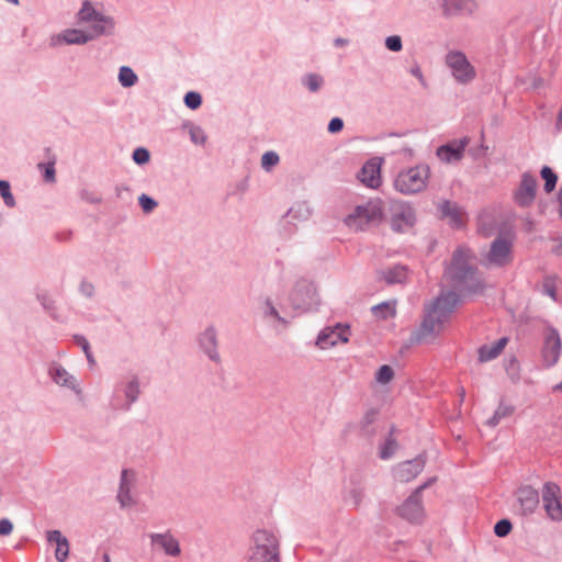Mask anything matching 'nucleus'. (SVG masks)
Segmentation results:
<instances>
[{
	"instance_id": "864d4df0",
	"label": "nucleus",
	"mask_w": 562,
	"mask_h": 562,
	"mask_svg": "<svg viewBox=\"0 0 562 562\" xmlns=\"http://www.w3.org/2000/svg\"><path fill=\"white\" fill-rule=\"evenodd\" d=\"M542 292L552 297L553 300H555V296H557V289H555V282H554V279L552 278H546V280L543 281V284H542Z\"/></svg>"
},
{
	"instance_id": "a19ab883",
	"label": "nucleus",
	"mask_w": 562,
	"mask_h": 562,
	"mask_svg": "<svg viewBox=\"0 0 562 562\" xmlns=\"http://www.w3.org/2000/svg\"><path fill=\"white\" fill-rule=\"evenodd\" d=\"M0 195L8 207L15 205V199L11 192V184L8 180L0 179Z\"/></svg>"
},
{
	"instance_id": "dca6fc26",
	"label": "nucleus",
	"mask_w": 562,
	"mask_h": 562,
	"mask_svg": "<svg viewBox=\"0 0 562 562\" xmlns=\"http://www.w3.org/2000/svg\"><path fill=\"white\" fill-rule=\"evenodd\" d=\"M196 342L201 352H203L207 359L216 364L222 361L218 352V337L217 330L213 325L207 326L196 337Z\"/></svg>"
},
{
	"instance_id": "4c0bfd02",
	"label": "nucleus",
	"mask_w": 562,
	"mask_h": 562,
	"mask_svg": "<svg viewBox=\"0 0 562 562\" xmlns=\"http://www.w3.org/2000/svg\"><path fill=\"white\" fill-rule=\"evenodd\" d=\"M540 175H541L542 179L544 180V187H543L544 191L547 193L552 192L558 182V176L555 175V172L550 167L543 166L540 171Z\"/></svg>"
},
{
	"instance_id": "72a5a7b5",
	"label": "nucleus",
	"mask_w": 562,
	"mask_h": 562,
	"mask_svg": "<svg viewBox=\"0 0 562 562\" xmlns=\"http://www.w3.org/2000/svg\"><path fill=\"white\" fill-rule=\"evenodd\" d=\"M117 80L123 88H131L138 81V76L130 66H121Z\"/></svg>"
},
{
	"instance_id": "412c9836",
	"label": "nucleus",
	"mask_w": 562,
	"mask_h": 562,
	"mask_svg": "<svg viewBox=\"0 0 562 562\" xmlns=\"http://www.w3.org/2000/svg\"><path fill=\"white\" fill-rule=\"evenodd\" d=\"M383 158L367 160L357 173L358 180L368 188L375 189L381 184V165Z\"/></svg>"
},
{
	"instance_id": "c85d7f7f",
	"label": "nucleus",
	"mask_w": 562,
	"mask_h": 562,
	"mask_svg": "<svg viewBox=\"0 0 562 562\" xmlns=\"http://www.w3.org/2000/svg\"><path fill=\"white\" fill-rule=\"evenodd\" d=\"M44 151H45V157L47 158V161L38 162L37 168L42 172V177H43L44 181L47 183H53L56 181V169H55L56 156L52 151V148H49V147H46L44 149Z\"/></svg>"
},
{
	"instance_id": "09e8293b",
	"label": "nucleus",
	"mask_w": 562,
	"mask_h": 562,
	"mask_svg": "<svg viewBox=\"0 0 562 562\" xmlns=\"http://www.w3.org/2000/svg\"><path fill=\"white\" fill-rule=\"evenodd\" d=\"M513 529V525L509 519H501L498 520L494 526V533L499 537L504 538L509 535V532Z\"/></svg>"
},
{
	"instance_id": "680f3d73",
	"label": "nucleus",
	"mask_w": 562,
	"mask_h": 562,
	"mask_svg": "<svg viewBox=\"0 0 562 562\" xmlns=\"http://www.w3.org/2000/svg\"><path fill=\"white\" fill-rule=\"evenodd\" d=\"M409 72L418 79V81L423 88L426 89L428 87L427 81H426V79L422 72V69L418 65H415L414 67H412Z\"/></svg>"
},
{
	"instance_id": "774afa93",
	"label": "nucleus",
	"mask_w": 562,
	"mask_h": 562,
	"mask_svg": "<svg viewBox=\"0 0 562 562\" xmlns=\"http://www.w3.org/2000/svg\"><path fill=\"white\" fill-rule=\"evenodd\" d=\"M559 215L562 218V183L558 192Z\"/></svg>"
},
{
	"instance_id": "de8ad7c7",
	"label": "nucleus",
	"mask_w": 562,
	"mask_h": 562,
	"mask_svg": "<svg viewBox=\"0 0 562 562\" xmlns=\"http://www.w3.org/2000/svg\"><path fill=\"white\" fill-rule=\"evenodd\" d=\"M133 161L138 166H144L150 160V153L145 147H137L132 153Z\"/></svg>"
},
{
	"instance_id": "aec40b11",
	"label": "nucleus",
	"mask_w": 562,
	"mask_h": 562,
	"mask_svg": "<svg viewBox=\"0 0 562 562\" xmlns=\"http://www.w3.org/2000/svg\"><path fill=\"white\" fill-rule=\"evenodd\" d=\"M396 513L401 518L412 524H419L425 515L423 499L412 493L403 504L396 508Z\"/></svg>"
},
{
	"instance_id": "5701e85b",
	"label": "nucleus",
	"mask_w": 562,
	"mask_h": 562,
	"mask_svg": "<svg viewBox=\"0 0 562 562\" xmlns=\"http://www.w3.org/2000/svg\"><path fill=\"white\" fill-rule=\"evenodd\" d=\"M150 540L154 544L159 546L169 557L176 558L181 554L179 541L169 532L151 533Z\"/></svg>"
},
{
	"instance_id": "0e129e2a",
	"label": "nucleus",
	"mask_w": 562,
	"mask_h": 562,
	"mask_svg": "<svg viewBox=\"0 0 562 562\" xmlns=\"http://www.w3.org/2000/svg\"><path fill=\"white\" fill-rule=\"evenodd\" d=\"M375 380L382 385H386V363L381 364L375 373Z\"/></svg>"
},
{
	"instance_id": "6ab92c4d",
	"label": "nucleus",
	"mask_w": 562,
	"mask_h": 562,
	"mask_svg": "<svg viewBox=\"0 0 562 562\" xmlns=\"http://www.w3.org/2000/svg\"><path fill=\"white\" fill-rule=\"evenodd\" d=\"M349 326L336 324L335 327H326L322 329L315 340V345L319 349H327L335 346L338 341L347 342Z\"/></svg>"
},
{
	"instance_id": "4d7b16f0",
	"label": "nucleus",
	"mask_w": 562,
	"mask_h": 562,
	"mask_svg": "<svg viewBox=\"0 0 562 562\" xmlns=\"http://www.w3.org/2000/svg\"><path fill=\"white\" fill-rule=\"evenodd\" d=\"M80 198L90 204H100L102 202L101 196L86 189L80 191Z\"/></svg>"
},
{
	"instance_id": "1a4fd4ad",
	"label": "nucleus",
	"mask_w": 562,
	"mask_h": 562,
	"mask_svg": "<svg viewBox=\"0 0 562 562\" xmlns=\"http://www.w3.org/2000/svg\"><path fill=\"white\" fill-rule=\"evenodd\" d=\"M446 64L459 83L467 85L476 76L474 67L470 64L465 54L460 50L449 52L446 55Z\"/></svg>"
},
{
	"instance_id": "2eb2a0df",
	"label": "nucleus",
	"mask_w": 562,
	"mask_h": 562,
	"mask_svg": "<svg viewBox=\"0 0 562 562\" xmlns=\"http://www.w3.org/2000/svg\"><path fill=\"white\" fill-rule=\"evenodd\" d=\"M512 252L513 241L509 238L498 236L492 241L486 260L490 265L505 267L513 259Z\"/></svg>"
},
{
	"instance_id": "f3484780",
	"label": "nucleus",
	"mask_w": 562,
	"mask_h": 562,
	"mask_svg": "<svg viewBox=\"0 0 562 562\" xmlns=\"http://www.w3.org/2000/svg\"><path fill=\"white\" fill-rule=\"evenodd\" d=\"M426 457L419 454L412 460H406L398 463L392 469V474L395 481L407 483L414 480L425 468Z\"/></svg>"
},
{
	"instance_id": "20e7f679",
	"label": "nucleus",
	"mask_w": 562,
	"mask_h": 562,
	"mask_svg": "<svg viewBox=\"0 0 562 562\" xmlns=\"http://www.w3.org/2000/svg\"><path fill=\"white\" fill-rule=\"evenodd\" d=\"M382 204L381 199H370L366 203L357 205L352 213L346 216V225L364 231L367 227L380 223L383 218Z\"/></svg>"
},
{
	"instance_id": "7c9ffc66",
	"label": "nucleus",
	"mask_w": 562,
	"mask_h": 562,
	"mask_svg": "<svg viewBox=\"0 0 562 562\" xmlns=\"http://www.w3.org/2000/svg\"><path fill=\"white\" fill-rule=\"evenodd\" d=\"M312 210L307 202H296L285 213V217L291 218L294 222H305L310 218Z\"/></svg>"
},
{
	"instance_id": "2f4dec72",
	"label": "nucleus",
	"mask_w": 562,
	"mask_h": 562,
	"mask_svg": "<svg viewBox=\"0 0 562 562\" xmlns=\"http://www.w3.org/2000/svg\"><path fill=\"white\" fill-rule=\"evenodd\" d=\"M515 412V406L501 401L493 416L487 419L486 425L490 427H496L503 418L512 416Z\"/></svg>"
},
{
	"instance_id": "cd10ccee",
	"label": "nucleus",
	"mask_w": 562,
	"mask_h": 562,
	"mask_svg": "<svg viewBox=\"0 0 562 562\" xmlns=\"http://www.w3.org/2000/svg\"><path fill=\"white\" fill-rule=\"evenodd\" d=\"M91 30L93 32L91 34L94 35V38L112 35L115 30V21L112 16L102 13L101 16L92 21Z\"/></svg>"
},
{
	"instance_id": "ea45409f",
	"label": "nucleus",
	"mask_w": 562,
	"mask_h": 562,
	"mask_svg": "<svg viewBox=\"0 0 562 562\" xmlns=\"http://www.w3.org/2000/svg\"><path fill=\"white\" fill-rule=\"evenodd\" d=\"M74 342L81 347L86 358H87V361L89 363L90 367L94 366L95 364V359L92 355V351H91V347H90V344L88 341V339L83 336V335H74Z\"/></svg>"
},
{
	"instance_id": "a878e982",
	"label": "nucleus",
	"mask_w": 562,
	"mask_h": 562,
	"mask_svg": "<svg viewBox=\"0 0 562 562\" xmlns=\"http://www.w3.org/2000/svg\"><path fill=\"white\" fill-rule=\"evenodd\" d=\"M439 211L443 218H448L449 223L454 228H461L463 226V210L453 202L443 201L439 204Z\"/></svg>"
},
{
	"instance_id": "f03ea898",
	"label": "nucleus",
	"mask_w": 562,
	"mask_h": 562,
	"mask_svg": "<svg viewBox=\"0 0 562 562\" xmlns=\"http://www.w3.org/2000/svg\"><path fill=\"white\" fill-rule=\"evenodd\" d=\"M459 302L460 296L454 291L441 293L426 308V314L420 325V334L423 336L438 334Z\"/></svg>"
},
{
	"instance_id": "052dcab7",
	"label": "nucleus",
	"mask_w": 562,
	"mask_h": 562,
	"mask_svg": "<svg viewBox=\"0 0 562 562\" xmlns=\"http://www.w3.org/2000/svg\"><path fill=\"white\" fill-rule=\"evenodd\" d=\"M402 49V38L398 35L389 36V50L400 52Z\"/></svg>"
},
{
	"instance_id": "4468645a",
	"label": "nucleus",
	"mask_w": 562,
	"mask_h": 562,
	"mask_svg": "<svg viewBox=\"0 0 562 562\" xmlns=\"http://www.w3.org/2000/svg\"><path fill=\"white\" fill-rule=\"evenodd\" d=\"M538 182L530 172H524L519 186L513 193V200L519 207H529L536 200Z\"/></svg>"
},
{
	"instance_id": "ddd939ff",
	"label": "nucleus",
	"mask_w": 562,
	"mask_h": 562,
	"mask_svg": "<svg viewBox=\"0 0 562 562\" xmlns=\"http://www.w3.org/2000/svg\"><path fill=\"white\" fill-rule=\"evenodd\" d=\"M139 379L137 375H133L127 382H121L115 386V392H122L125 401H121L117 397H113L111 406L114 409L128 412L134 403L138 401L140 394Z\"/></svg>"
},
{
	"instance_id": "f704fd0d",
	"label": "nucleus",
	"mask_w": 562,
	"mask_h": 562,
	"mask_svg": "<svg viewBox=\"0 0 562 562\" xmlns=\"http://www.w3.org/2000/svg\"><path fill=\"white\" fill-rule=\"evenodd\" d=\"M183 128L189 130L190 139L193 144L204 145L206 142V135L203 128L199 125H195L191 122L183 123Z\"/></svg>"
},
{
	"instance_id": "13d9d810",
	"label": "nucleus",
	"mask_w": 562,
	"mask_h": 562,
	"mask_svg": "<svg viewBox=\"0 0 562 562\" xmlns=\"http://www.w3.org/2000/svg\"><path fill=\"white\" fill-rule=\"evenodd\" d=\"M79 292L83 296H86L88 299H91L94 295V285L91 282L87 281V280H82L80 285H79Z\"/></svg>"
},
{
	"instance_id": "5fc2aeb1",
	"label": "nucleus",
	"mask_w": 562,
	"mask_h": 562,
	"mask_svg": "<svg viewBox=\"0 0 562 562\" xmlns=\"http://www.w3.org/2000/svg\"><path fill=\"white\" fill-rule=\"evenodd\" d=\"M371 313L375 319H386V301L373 305Z\"/></svg>"
},
{
	"instance_id": "0eeeda50",
	"label": "nucleus",
	"mask_w": 562,
	"mask_h": 562,
	"mask_svg": "<svg viewBox=\"0 0 562 562\" xmlns=\"http://www.w3.org/2000/svg\"><path fill=\"white\" fill-rule=\"evenodd\" d=\"M430 169L427 165H418L397 175L394 188L403 194L422 192L429 180Z\"/></svg>"
},
{
	"instance_id": "8fccbe9b",
	"label": "nucleus",
	"mask_w": 562,
	"mask_h": 562,
	"mask_svg": "<svg viewBox=\"0 0 562 562\" xmlns=\"http://www.w3.org/2000/svg\"><path fill=\"white\" fill-rule=\"evenodd\" d=\"M362 491L360 488H351L345 496V501L348 505H352L355 508L358 507L362 501Z\"/></svg>"
},
{
	"instance_id": "603ef678",
	"label": "nucleus",
	"mask_w": 562,
	"mask_h": 562,
	"mask_svg": "<svg viewBox=\"0 0 562 562\" xmlns=\"http://www.w3.org/2000/svg\"><path fill=\"white\" fill-rule=\"evenodd\" d=\"M345 126L344 120L339 116L330 119L327 125V131L330 134H337L342 131Z\"/></svg>"
},
{
	"instance_id": "e433bc0d",
	"label": "nucleus",
	"mask_w": 562,
	"mask_h": 562,
	"mask_svg": "<svg viewBox=\"0 0 562 562\" xmlns=\"http://www.w3.org/2000/svg\"><path fill=\"white\" fill-rule=\"evenodd\" d=\"M302 85L311 92H317L324 85V78L318 74H306L302 77Z\"/></svg>"
},
{
	"instance_id": "69168bd1",
	"label": "nucleus",
	"mask_w": 562,
	"mask_h": 562,
	"mask_svg": "<svg viewBox=\"0 0 562 562\" xmlns=\"http://www.w3.org/2000/svg\"><path fill=\"white\" fill-rule=\"evenodd\" d=\"M555 240L558 241V245H555L551 251L555 256H562V237H559Z\"/></svg>"
},
{
	"instance_id": "f257e3e1",
	"label": "nucleus",
	"mask_w": 562,
	"mask_h": 562,
	"mask_svg": "<svg viewBox=\"0 0 562 562\" xmlns=\"http://www.w3.org/2000/svg\"><path fill=\"white\" fill-rule=\"evenodd\" d=\"M445 277L460 292L468 294L483 292L484 282L479 277L477 268L470 262V249L465 247H458L454 250Z\"/></svg>"
},
{
	"instance_id": "37998d69",
	"label": "nucleus",
	"mask_w": 562,
	"mask_h": 562,
	"mask_svg": "<svg viewBox=\"0 0 562 562\" xmlns=\"http://www.w3.org/2000/svg\"><path fill=\"white\" fill-rule=\"evenodd\" d=\"M48 374H49L50 379L56 384L59 385L61 383L63 379H65L69 373L61 364H59L57 362H53L49 366Z\"/></svg>"
},
{
	"instance_id": "39448f33",
	"label": "nucleus",
	"mask_w": 562,
	"mask_h": 562,
	"mask_svg": "<svg viewBox=\"0 0 562 562\" xmlns=\"http://www.w3.org/2000/svg\"><path fill=\"white\" fill-rule=\"evenodd\" d=\"M252 542L249 562H279V541L273 532L258 529L252 535Z\"/></svg>"
},
{
	"instance_id": "bb28decb",
	"label": "nucleus",
	"mask_w": 562,
	"mask_h": 562,
	"mask_svg": "<svg viewBox=\"0 0 562 562\" xmlns=\"http://www.w3.org/2000/svg\"><path fill=\"white\" fill-rule=\"evenodd\" d=\"M508 339L506 337L499 338L491 345H483L479 348V360L480 362H487L497 358L507 345Z\"/></svg>"
},
{
	"instance_id": "a18cd8bd",
	"label": "nucleus",
	"mask_w": 562,
	"mask_h": 562,
	"mask_svg": "<svg viewBox=\"0 0 562 562\" xmlns=\"http://www.w3.org/2000/svg\"><path fill=\"white\" fill-rule=\"evenodd\" d=\"M279 161H280V157L273 150L266 151L261 156V167L266 171H270L273 167H276L279 164Z\"/></svg>"
},
{
	"instance_id": "423d86ee",
	"label": "nucleus",
	"mask_w": 562,
	"mask_h": 562,
	"mask_svg": "<svg viewBox=\"0 0 562 562\" xmlns=\"http://www.w3.org/2000/svg\"><path fill=\"white\" fill-rule=\"evenodd\" d=\"M289 301L292 308L299 313L315 312L321 304L315 284L304 278L295 282Z\"/></svg>"
},
{
	"instance_id": "bf43d9fd",
	"label": "nucleus",
	"mask_w": 562,
	"mask_h": 562,
	"mask_svg": "<svg viewBox=\"0 0 562 562\" xmlns=\"http://www.w3.org/2000/svg\"><path fill=\"white\" fill-rule=\"evenodd\" d=\"M13 524L9 518L0 519V537L9 536L13 531Z\"/></svg>"
},
{
	"instance_id": "c03bdc74",
	"label": "nucleus",
	"mask_w": 562,
	"mask_h": 562,
	"mask_svg": "<svg viewBox=\"0 0 562 562\" xmlns=\"http://www.w3.org/2000/svg\"><path fill=\"white\" fill-rule=\"evenodd\" d=\"M279 232L285 238L291 237L296 232V222L289 217L282 216L279 222Z\"/></svg>"
},
{
	"instance_id": "6e6d98bb",
	"label": "nucleus",
	"mask_w": 562,
	"mask_h": 562,
	"mask_svg": "<svg viewBox=\"0 0 562 562\" xmlns=\"http://www.w3.org/2000/svg\"><path fill=\"white\" fill-rule=\"evenodd\" d=\"M59 385L72 390L76 394L81 393V389H80L76 378L74 375H71L70 373L65 379H63V381Z\"/></svg>"
},
{
	"instance_id": "9b49d317",
	"label": "nucleus",
	"mask_w": 562,
	"mask_h": 562,
	"mask_svg": "<svg viewBox=\"0 0 562 562\" xmlns=\"http://www.w3.org/2000/svg\"><path fill=\"white\" fill-rule=\"evenodd\" d=\"M441 13L447 19L473 18L479 9L477 0H440Z\"/></svg>"
},
{
	"instance_id": "6e6552de",
	"label": "nucleus",
	"mask_w": 562,
	"mask_h": 562,
	"mask_svg": "<svg viewBox=\"0 0 562 562\" xmlns=\"http://www.w3.org/2000/svg\"><path fill=\"white\" fill-rule=\"evenodd\" d=\"M391 214V227L394 232L405 233L412 229L416 222V214L413 206L404 201H391L389 203Z\"/></svg>"
},
{
	"instance_id": "3c124183",
	"label": "nucleus",
	"mask_w": 562,
	"mask_h": 562,
	"mask_svg": "<svg viewBox=\"0 0 562 562\" xmlns=\"http://www.w3.org/2000/svg\"><path fill=\"white\" fill-rule=\"evenodd\" d=\"M266 305V315L271 316L276 318L281 324H286V321L279 314L278 310L273 305L272 301L270 299H267L265 302Z\"/></svg>"
},
{
	"instance_id": "4be33fe9",
	"label": "nucleus",
	"mask_w": 562,
	"mask_h": 562,
	"mask_svg": "<svg viewBox=\"0 0 562 562\" xmlns=\"http://www.w3.org/2000/svg\"><path fill=\"white\" fill-rule=\"evenodd\" d=\"M469 142L468 137H463L441 145L437 148V157L443 162L459 161L462 159Z\"/></svg>"
},
{
	"instance_id": "393cba45",
	"label": "nucleus",
	"mask_w": 562,
	"mask_h": 562,
	"mask_svg": "<svg viewBox=\"0 0 562 562\" xmlns=\"http://www.w3.org/2000/svg\"><path fill=\"white\" fill-rule=\"evenodd\" d=\"M46 540L49 543L56 544V550H55L56 560L58 562H65L69 557L68 539L65 536H63V533L59 530L53 529V530H48L46 532Z\"/></svg>"
},
{
	"instance_id": "338daca9",
	"label": "nucleus",
	"mask_w": 562,
	"mask_h": 562,
	"mask_svg": "<svg viewBox=\"0 0 562 562\" xmlns=\"http://www.w3.org/2000/svg\"><path fill=\"white\" fill-rule=\"evenodd\" d=\"M348 44H349V40L344 38V37H337L334 40L335 47H344V46H347Z\"/></svg>"
},
{
	"instance_id": "c9c22d12",
	"label": "nucleus",
	"mask_w": 562,
	"mask_h": 562,
	"mask_svg": "<svg viewBox=\"0 0 562 562\" xmlns=\"http://www.w3.org/2000/svg\"><path fill=\"white\" fill-rule=\"evenodd\" d=\"M101 14L100 11L93 8L89 0H86L82 2L78 16L81 22H92L98 19V16H101Z\"/></svg>"
},
{
	"instance_id": "e2e57ef3",
	"label": "nucleus",
	"mask_w": 562,
	"mask_h": 562,
	"mask_svg": "<svg viewBox=\"0 0 562 562\" xmlns=\"http://www.w3.org/2000/svg\"><path fill=\"white\" fill-rule=\"evenodd\" d=\"M437 481V477L434 476V477H430L428 479L426 482H424L423 484H420L419 486H417L413 493L416 494L419 498H422V495H423V492L431 486L435 482Z\"/></svg>"
},
{
	"instance_id": "c756f323",
	"label": "nucleus",
	"mask_w": 562,
	"mask_h": 562,
	"mask_svg": "<svg viewBox=\"0 0 562 562\" xmlns=\"http://www.w3.org/2000/svg\"><path fill=\"white\" fill-rule=\"evenodd\" d=\"M128 472L130 471L127 469H123L120 477L117 501L120 502L122 507L130 506L133 503L131 496L130 481L127 479Z\"/></svg>"
},
{
	"instance_id": "473e14b6",
	"label": "nucleus",
	"mask_w": 562,
	"mask_h": 562,
	"mask_svg": "<svg viewBox=\"0 0 562 562\" xmlns=\"http://www.w3.org/2000/svg\"><path fill=\"white\" fill-rule=\"evenodd\" d=\"M409 269L405 265L393 263L389 267V284L403 283L407 280Z\"/></svg>"
},
{
	"instance_id": "49530a36",
	"label": "nucleus",
	"mask_w": 562,
	"mask_h": 562,
	"mask_svg": "<svg viewBox=\"0 0 562 562\" xmlns=\"http://www.w3.org/2000/svg\"><path fill=\"white\" fill-rule=\"evenodd\" d=\"M138 204L144 213H151L158 205V202L146 193H142L138 196Z\"/></svg>"
},
{
	"instance_id": "7ed1b4c3",
	"label": "nucleus",
	"mask_w": 562,
	"mask_h": 562,
	"mask_svg": "<svg viewBox=\"0 0 562 562\" xmlns=\"http://www.w3.org/2000/svg\"><path fill=\"white\" fill-rule=\"evenodd\" d=\"M360 435L371 445L378 443L379 457L386 460V429L385 417L380 408H369L360 424Z\"/></svg>"
},
{
	"instance_id": "9d476101",
	"label": "nucleus",
	"mask_w": 562,
	"mask_h": 562,
	"mask_svg": "<svg viewBox=\"0 0 562 562\" xmlns=\"http://www.w3.org/2000/svg\"><path fill=\"white\" fill-rule=\"evenodd\" d=\"M562 351V339L559 331L548 326L543 331V346L541 349V356L546 367L551 368L555 366L560 359Z\"/></svg>"
},
{
	"instance_id": "79ce46f5",
	"label": "nucleus",
	"mask_w": 562,
	"mask_h": 562,
	"mask_svg": "<svg viewBox=\"0 0 562 562\" xmlns=\"http://www.w3.org/2000/svg\"><path fill=\"white\" fill-rule=\"evenodd\" d=\"M202 102V95L198 91H188L183 97V103L190 110H198Z\"/></svg>"
},
{
	"instance_id": "f8f14e48",
	"label": "nucleus",
	"mask_w": 562,
	"mask_h": 562,
	"mask_svg": "<svg viewBox=\"0 0 562 562\" xmlns=\"http://www.w3.org/2000/svg\"><path fill=\"white\" fill-rule=\"evenodd\" d=\"M543 507L550 519L562 520V496L561 488L554 482H546L542 487Z\"/></svg>"
},
{
	"instance_id": "b1692460",
	"label": "nucleus",
	"mask_w": 562,
	"mask_h": 562,
	"mask_svg": "<svg viewBox=\"0 0 562 562\" xmlns=\"http://www.w3.org/2000/svg\"><path fill=\"white\" fill-rule=\"evenodd\" d=\"M55 40L67 45H83L90 41H93L94 35L83 30L68 29L58 34L56 37H53V41Z\"/></svg>"
},
{
	"instance_id": "a211bd4d",
	"label": "nucleus",
	"mask_w": 562,
	"mask_h": 562,
	"mask_svg": "<svg viewBox=\"0 0 562 562\" xmlns=\"http://www.w3.org/2000/svg\"><path fill=\"white\" fill-rule=\"evenodd\" d=\"M539 506V493L536 488L524 485L516 491V512L524 517L532 515Z\"/></svg>"
},
{
	"instance_id": "58836bf2",
	"label": "nucleus",
	"mask_w": 562,
	"mask_h": 562,
	"mask_svg": "<svg viewBox=\"0 0 562 562\" xmlns=\"http://www.w3.org/2000/svg\"><path fill=\"white\" fill-rule=\"evenodd\" d=\"M36 299L42 305V307L50 315V317L55 321H58V317L55 314L56 303L53 300V297L49 294L43 292L37 293Z\"/></svg>"
}]
</instances>
